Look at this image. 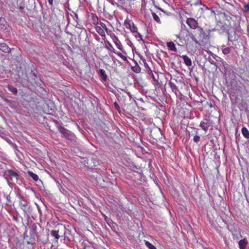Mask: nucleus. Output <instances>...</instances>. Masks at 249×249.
Segmentation results:
<instances>
[{
	"instance_id": "nucleus-34",
	"label": "nucleus",
	"mask_w": 249,
	"mask_h": 249,
	"mask_svg": "<svg viewBox=\"0 0 249 249\" xmlns=\"http://www.w3.org/2000/svg\"><path fill=\"white\" fill-rule=\"evenodd\" d=\"M196 136L193 138V141L194 142L197 143L200 140V137L199 136L197 135V132L196 131Z\"/></svg>"
},
{
	"instance_id": "nucleus-21",
	"label": "nucleus",
	"mask_w": 249,
	"mask_h": 249,
	"mask_svg": "<svg viewBox=\"0 0 249 249\" xmlns=\"http://www.w3.org/2000/svg\"><path fill=\"white\" fill-rule=\"evenodd\" d=\"M99 74L100 77L103 79V81H106L107 80V75L106 74L105 71L103 69H100L99 70Z\"/></svg>"
},
{
	"instance_id": "nucleus-16",
	"label": "nucleus",
	"mask_w": 249,
	"mask_h": 249,
	"mask_svg": "<svg viewBox=\"0 0 249 249\" xmlns=\"http://www.w3.org/2000/svg\"><path fill=\"white\" fill-rule=\"evenodd\" d=\"M128 28L130 29V31L132 33H137L140 36V37H141V39H142V36L138 32L137 28L133 22L132 23V24L131 25H129V26L128 27Z\"/></svg>"
},
{
	"instance_id": "nucleus-20",
	"label": "nucleus",
	"mask_w": 249,
	"mask_h": 249,
	"mask_svg": "<svg viewBox=\"0 0 249 249\" xmlns=\"http://www.w3.org/2000/svg\"><path fill=\"white\" fill-rule=\"evenodd\" d=\"M168 85L171 88L172 90L176 94L178 91V88L177 86L172 82L169 81L168 83Z\"/></svg>"
},
{
	"instance_id": "nucleus-29",
	"label": "nucleus",
	"mask_w": 249,
	"mask_h": 249,
	"mask_svg": "<svg viewBox=\"0 0 249 249\" xmlns=\"http://www.w3.org/2000/svg\"><path fill=\"white\" fill-rule=\"evenodd\" d=\"M113 52L117 54L119 57H120L124 61H127V59L125 56L122 53L120 52H116L115 50L113 49Z\"/></svg>"
},
{
	"instance_id": "nucleus-24",
	"label": "nucleus",
	"mask_w": 249,
	"mask_h": 249,
	"mask_svg": "<svg viewBox=\"0 0 249 249\" xmlns=\"http://www.w3.org/2000/svg\"><path fill=\"white\" fill-rule=\"evenodd\" d=\"M200 126L203 130L206 131L208 129V127L210 126V124L208 122H202L200 124Z\"/></svg>"
},
{
	"instance_id": "nucleus-46",
	"label": "nucleus",
	"mask_w": 249,
	"mask_h": 249,
	"mask_svg": "<svg viewBox=\"0 0 249 249\" xmlns=\"http://www.w3.org/2000/svg\"><path fill=\"white\" fill-rule=\"evenodd\" d=\"M210 63H211V64H213V65H214L216 66L215 63L214 61H212L210 62Z\"/></svg>"
},
{
	"instance_id": "nucleus-33",
	"label": "nucleus",
	"mask_w": 249,
	"mask_h": 249,
	"mask_svg": "<svg viewBox=\"0 0 249 249\" xmlns=\"http://www.w3.org/2000/svg\"><path fill=\"white\" fill-rule=\"evenodd\" d=\"M104 218H105V221H106V222L107 223V224L110 226V225L111 224H113V221L109 218L107 217V216H106L105 215H104Z\"/></svg>"
},
{
	"instance_id": "nucleus-1",
	"label": "nucleus",
	"mask_w": 249,
	"mask_h": 249,
	"mask_svg": "<svg viewBox=\"0 0 249 249\" xmlns=\"http://www.w3.org/2000/svg\"><path fill=\"white\" fill-rule=\"evenodd\" d=\"M69 232V231H67V229L64 225L60 224H57L55 226V229L51 231L50 234L54 238L56 241H57L61 237H64L69 240H71L72 238L67 235L68 232Z\"/></svg>"
},
{
	"instance_id": "nucleus-18",
	"label": "nucleus",
	"mask_w": 249,
	"mask_h": 249,
	"mask_svg": "<svg viewBox=\"0 0 249 249\" xmlns=\"http://www.w3.org/2000/svg\"><path fill=\"white\" fill-rule=\"evenodd\" d=\"M113 39V41H114V43L115 44L116 46H117V47L119 50L122 51L123 47H122L121 43L120 41V40H119L117 36H114V37Z\"/></svg>"
},
{
	"instance_id": "nucleus-47",
	"label": "nucleus",
	"mask_w": 249,
	"mask_h": 249,
	"mask_svg": "<svg viewBox=\"0 0 249 249\" xmlns=\"http://www.w3.org/2000/svg\"><path fill=\"white\" fill-rule=\"evenodd\" d=\"M112 4L113 5L116 4L118 7L119 6L118 4V3H117L116 2H112Z\"/></svg>"
},
{
	"instance_id": "nucleus-27",
	"label": "nucleus",
	"mask_w": 249,
	"mask_h": 249,
	"mask_svg": "<svg viewBox=\"0 0 249 249\" xmlns=\"http://www.w3.org/2000/svg\"><path fill=\"white\" fill-rule=\"evenodd\" d=\"M7 88L8 90L13 93L14 95H17L18 93V89L16 88L11 86V85H8L7 86Z\"/></svg>"
},
{
	"instance_id": "nucleus-35",
	"label": "nucleus",
	"mask_w": 249,
	"mask_h": 249,
	"mask_svg": "<svg viewBox=\"0 0 249 249\" xmlns=\"http://www.w3.org/2000/svg\"><path fill=\"white\" fill-rule=\"evenodd\" d=\"M133 71L136 73H139L141 71V68L139 65H136L133 68Z\"/></svg>"
},
{
	"instance_id": "nucleus-6",
	"label": "nucleus",
	"mask_w": 249,
	"mask_h": 249,
	"mask_svg": "<svg viewBox=\"0 0 249 249\" xmlns=\"http://www.w3.org/2000/svg\"><path fill=\"white\" fill-rule=\"evenodd\" d=\"M21 209L27 216H29L32 212V209L29 202L24 199H22L19 202Z\"/></svg>"
},
{
	"instance_id": "nucleus-26",
	"label": "nucleus",
	"mask_w": 249,
	"mask_h": 249,
	"mask_svg": "<svg viewBox=\"0 0 249 249\" xmlns=\"http://www.w3.org/2000/svg\"><path fill=\"white\" fill-rule=\"evenodd\" d=\"M4 140L9 143L10 144V145H11V146L15 149V151H17V152H19V150L18 149V148H17V146L16 145V144L15 143H14L12 142L11 141V140L10 139H9V138H4Z\"/></svg>"
},
{
	"instance_id": "nucleus-50",
	"label": "nucleus",
	"mask_w": 249,
	"mask_h": 249,
	"mask_svg": "<svg viewBox=\"0 0 249 249\" xmlns=\"http://www.w3.org/2000/svg\"><path fill=\"white\" fill-rule=\"evenodd\" d=\"M5 101L8 102V101H9V100H8L7 99H5Z\"/></svg>"
},
{
	"instance_id": "nucleus-11",
	"label": "nucleus",
	"mask_w": 249,
	"mask_h": 249,
	"mask_svg": "<svg viewBox=\"0 0 249 249\" xmlns=\"http://www.w3.org/2000/svg\"><path fill=\"white\" fill-rule=\"evenodd\" d=\"M31 79L33 80V82L36 84L37 86H40L42 84V81L39 77H38L35 72H32L31 73Z\"/></svg>"
},
{
	"instance_id": "nucleus-25",
	"label": "nucleus",
	"mask_w": 249,
	"mask_h": 249,
	"mask_svg": "<svg viewBox=\"0 0 249 249\" xmlns=\"http://www.w3.org/2000/svg\"><path fill=\"white\" fill-rule=\"evenodd\" d=\"M92 23L94 25H97L99 23V19L97 15L95 14H91Z\"/></svg>"
},
{
	"instance_id": "nucleus-30",
	"label": "nucleus",
	"mask_w": 249,
	"mask_h": 249,
	"mask_svg": "<svg viewBox=\"0 0 249 249\" xmlns=\"http://www.w3.org/2000/svg\"><path fill=\"white\" fill-rule=\"evenodd\" d=\"M145 244L146 246V247L148 248L149 249H157L155 246L152 245L148 241H145Z\"/></svg>"
},
{
	"instance_id": "nucleus-2",
	"label": "nucleus",
	"mask_w": 249,
	"mask_h": 249,
	"mask_svg": "<svg viewBox=\"0 0 249 249\" xmlns=\"http://www.w3.org/2000/svg\"><path fill=\"white\" fill-rule=\"evenodd\" d=\"M44 229L39 224H33L30 229V238L29 240L27 241V244H33L35 243V236L39 239Z\"/></svg>"
},
{
	"instance_id": "nucleus-19",
	"label": "nucleus",
	"mask_w": 249,
	"mask_h": 249,
	"mask_svg": "<svg viewBox=\"0 0 249 249\" xmlns=\"http://www.w3.org/2000/svg\"><path fill=\"white\" fill-rule=\"evenodd\" d=\"M141 59L142 60V62H143L144 67L146 69V72H147V73L148 74H152V71L151 70V69L150 68V67H149L147 62H146L145 59L143 58H142V57H141Z\"/></svg>"
},
{
	"instance_id": "nucleus-4",
	"label": "nucleus",
	"mask_w": 249,
	"mask_h": 249,
	"mask_svg": "<svg viewBox=\"0 0 249 249\" xmlns=\"http://www.w3.org/2000/svg\"><path fill=\"white\" fill-rule=\"evenodd\" d=\"M196 32H197V34L198 35V38L199 39V41L197 40L196 37L194 35H192L191 36V39L195 41L196 43L199 44V41L201 42H206L208 41L209 39V36L208 35L203 31V29L199 27L196 29Z\"/></svg>"
},
{
	"instance_id": "nucleus-9",
	"label": "nucleus",
	"mask_w": 249,
	"mask_h": 249,
	"mask_svg": "<svg viewBox=\"0 0 249 249\" xmlns=\"http://www.w3.org/2000/svg\"><path fill=\"white\" fill-rule=\"evenodd\" d=\"M224 69L225 76L226 78H230L231 79L235 77V72L231 66L228 65L224 66Z\"/></svg>"
},
{
	"instance_id": "nucleus-32",
	"label": "nucleus",
	"mask_w": 249,
	"mask_h": 249,
	"mask_svg": "<svg viewBox=\"0 0 249 249\" xmlns=\"http://www.w3.org/2000/svg\"><path fill=\"white\" fill-rule=\"evenodd\" d=\"M231 47H226L222 49L223 53L226 55L229 54L231 52Z\"/></svg>"
},
{
	"instance_id": "nucleus-45",
	"label": "nucleus",
	"mask_w": 249,
	"mask_h": 249,
	"mask_svg": "<svg viewBox=\"0 0 249 249\" xmlns=\"http://www.w3.org/2000/svg\"><path fill=\"white\" fill-rule=\"evenodd\" d=\"M150 75H152V78L154 80V81H156V78L154 76L153 73H152V74H150Z\"/></svg>"
},
{
	"instance_id": "nucleus-17",
	"label": "nucleus",
	"mask_w": 249,
	"mask_h": 249,
	"mask_svg": "<svg viewBox=\"0 0 249 249\" xmlns=\"http://www.w3.org/2000/svg\"><path fill=\"white\" fill-rule=\"evenodd\" d=\"M167 46L168 49L171 51L177 52V49L175 46L174 43L172 41H170L167 43Z\"/></svg>"
},
{
	"instance_id": "nucleus-5",
	"label": "nucleus",
	"mask_w": 249,
	"mask_h": 249,
	"mask_svg": "<svg viewBox=\"0 0 249 249\" xmlns=\"http://www.w3.org/2000/svg\"><path fill=\"white\" fill-rule=\"evenodd\" d=\"M218 15H220L221 17L227 21L228 24L230 26H232L233 25V22L234 19L236 18V16L231 14L228 11H225L224 12H218L217 13Z\"/></svg>"
},
{
	"instance_id": "nucleus-42",
	"label": "nucleus",
	"mask_w": 249,
	"mask_h": 249,
	"mask_svg": "<svg viewBox=\"0 0 249 249\" xmlns=\"http://www.w3.org/2000/svg\"><path fill=\"white\" fill-rule=\"evenodd\" d=\"M48 3L50 5H53V0H48Z\"/></svg>"
},
{
	"instance_id": "nucleus-13",
	"label": "nucleus",
	"mask_w": 249,
	"mask_h": 249,
	"mask_svg": "<svg viewBox=\"0 0 249 249\" xmlns=\"http://www.w3.org/2000/svg\"><path fill=\"white\" fill-rule=\"evenodd\" d=\"M0 51L8 53L10 52L11 49L5 43H0Z\"/></svg>"
},
{
	"instance_id": "nucleus-23",
	"label": "nucleus",
	"mask_w": 249,
	"mask_h": 249,
	"mask_svg": "<svg viewBox=\"0 0 249 249\" xmlns=\"http://www.w3.org/2000/svg\"><path fill=\"white\" fill-rule=\"evenodd\" d=\"M241 132L245 138L247 139H249V131L246 127H243L242 128Z\"/></svg>"
},
{
	"instance_id": "nucleus-37",
	"label": "nucleus",
	"mask_w": 249,
	"mask_h": 249,
	"mask_svg": "<svg viewBox=\"0 0 249 249\" xmlns=\"http://www.w3.org/2000/svg\"><path fill=\"white\" fill-rule=\"evenodd\" d=\"M244 11L245 12H249V3L245 4L244 6Z\"/></svg>"
},
{
	"instance_id": "nucleus-38",
	"label": "nucleus",
	"mask_w": 249,
	"mask_h": 249,
	"mask_svg": "<svg viewBox=\"0 0 249 249\" xmlns=\"http://www.w3.org/2000/svg\"><path fill=\"white\" fill-rule=\"evenodd\" d=\"M124 24V25L126 26V27L127 28L129 26V25L131 24L130 21L128 20H125Z\"/></svg>"
},
{
	"instance_id": "nucleus-31",
	"label": "nucleus",
	"mask_w": 249,
	"mask_h": 249,
	"mask_svg": "<svg viewBox=\"0 0 249 249\" xmlns=\"http://www.w3.org/2000/svg\"><path fill=\"white\" fill-rule=\"evenodd\" d=\"M152 17L154 18V19L158 23H160V18L158 17V15H156V13L152 12Z\"/></svg>"
},
{
	"instance_id": "nucleus-28",
	"label": "nucleus",
	"mask_w": 249,
	"mask_h": 249,
	"mask_svg": "<svg viewBox=\"0 0 249 249\" xmlns=\"http://www.w3.org/2000/svg\"><path fill=\"white\" fill-rule=\"evenodd\" d=\"M242 79L243 81L242 84L243 85L244 88L245 90H247V89L249 87V80L243 78H242Z\"/></svg>"
},
{
	"instance_id": "nucleus-43",
	"label": "nucleus",
	"mask_w": 249,
	"mask_h": 249,
	"mask_svg": "<svg viewBox=\"0 0 249 249\" xmlns=\"http://www.w3.org/2000/svg\"><path fill=\"white\" fill-rule=\"evenodd\" d=\"M119 2L121 4H124V0H119Z\"/></svg>"
},
{
	"instance_id": "nucleus-36",
	"label": "nucleus",
	"mask_w": 249,
	"mask_h": 249,
	"mask_svg": "<svg viewBox=\"0 0 249 249\" xmlns=\"http://www.w3.org/2000/svg\"><path fill=\"white\" fill-rule=\"evenodd\" d=\"M99 24H100L99 26H100L101 28L105 30L107 32V28L106 25H105V24H104V23H103L102 22H100L99 23Z\"/></svg>"
},
{
	"instance_id": "nucleus-14",
	"label": "nucleus",
	"mask_w": 249,
	"mask_h": 249,
	"mask_svg": "<svg viewBox=\"0 0 249 249\" xmlns=\"http://www.w3.org/2000/svg\"><path fill=\"white\" fill-rule=\"evenodd\" d=\"M248 244V241L246 238L240 240L238 242L240 249H245Z\"/></svg>"
},
{
	"instance_id": "nucleus-3",
	"label": "nucleus",
	"mask_w": 249,
	"mask_h": 249,
	"mask_svg": "<svg viewBox=\"0 0 249 249\" xmlns=\"http://www.w3.org/2000/svg\"><path fill=\"white\" fill-rule=\"evenodd\" d=\"M58 130L61 134L62 137L67 139L72 144L76 143L77 142V137L74 133L62 126L58 127Z\"/></svg>"
},
{
	"instance_id": "nucleus-41",
	"label": "nucleus",
	"mask_w": 249,
	"mask_h": 249,
	"mask_svg": "<svg viewBox=\"0 0 249 249\" xmlns=\"http://www.w3.org/2000/svg\"><path fill=\"white\" fill-rule=\"evenodd\" d=\"M74 17H73V19L77 21L78 19V15L76 13H74Z\"/></svg>"
},
{
	"instance_id": "nucleus-7",
	"label": "nucleus",
	"mask_w": 249,
	"mask_h": 249,
	"mask_svg": "<svg viewBox=\"0 0 249 249\" xmlns=\"http://www.w3.org/2000/svg\"><path fill=\"white\" fill-rule=\"evenodd\" d=\"M4 175L9 178L13 183L17 182L19 178L18 172L8 169L4 172Z\"/></svg>"
},
{
	"instance_id": "nucleus-44",
	"label": "nucleus",
	"mask_w": 249,
	"mask_h": 249,
	"mask_svg": "<svg viewBox=\"0 0 249 249\" xmlns=\"http://www.w3.org/2000/svg\"><path fill=\"white\" fill-rule=\"evenodd\" d=\"M201 4V2H198V1H197V2H196L195 3H194V5H198L199 4Z\"/></svg>"
},
{
	"instance_id": "nucleus-22",
	"label": "nucleus",
	"mask_w": 249,
	"mask_h": 249,
	"mask_svg": "<svg viewBox=\"0 0 249 249\" xmlns=\"http://www.w3.org/2000/svg\"><path fill=\"white\" fill-rule=\"evenodd\" d=\"M96 32L102 36H105V33L104 29L101 28L100 26H96L95 27Z\"/></svg>"
},
{
	"instance_id": "nucleus-12",
	"label": "nucleus",
	"mask_w": 249,
	"mask_h": 249,
	"mask_svg": "<svg viewBox=\"0 0 249 249\" xmlns=\"http://www.w3.org/2000/svg\"><path fill=\"white\" fill-rule=\"evenodd\" d=\"M180 57L183 60L184 63L187 66L190 67L192 66V61L187 55H183L182 56H180Z\"/></svg>"
},
{
	"instance_id": "nucleus-10",
	"label": "nucleus",
	"mask_w": 249,
	"mask_h": 249,
	"mask_svg": "<svg viewBox=\"0 0 249 249\" xmlns=\"http://www.w3.org/2000/svg\"><path fill=\"white\" fill-rule=\"evenodd\" d=\"M186 22L190 28L193 29H197V28L199 27L198 26V22L197 20L194 18H187Z\"/></svg>"
},
{
	"instance_id": "nucleus-8",
	"label": "nucleus",
	"mask_w": 249,
	"mask_h": 249,
	"mask_svg": "<svg viewBox=\"0 0 249 249\" xmlns=\"http://www.w3.org/2000/svg\"><path fill=\"white\" fill-rule=\"evenodd\" d=\"M227 33L228 41L232 42V44L234 45V42L237 41L238 39V36L236 32L233 29L228 30Z\"/></svg>"
},
{
	"instance_id": "nucleus-48",
	"label": "nucleus",
	"mask_w": 249,
	"mask_h": 249,
	"mask_svg": "<svg viewBox=\"0 0 249 249\" xmlns=\"http://www.w3.org/2000/svg\"><path fill=\"white\" fill-rule=\"evenodd\" d=\"M211 13H212V14H213V15H215V13L214 11H213V10H211Z\"/></svg>"
},
{
	"instance_id": "nucleus-15",
	"label": "nucleus",
	"mask_w": 249,
	"mask_h": 249,
	"mask_svg": "<svg viewBox=\"0 0 249 249\" xmlns=\"http://www.w3.org/2000/svg\"><path fill=\"white\" fill-rule=\"evenodd\" d=\"M27 174L30 177H31L33 179L34 181H37L38 180H39L38 176L36 174L33 173V172L31 171H28L27 172ZM40 181H41V180H40Z\"/></svg>"
},
{
	"instance_id": "nucleus-49",
	"label": "nucleus",
	"mask_w": 249,
	"mask_h": 249,
	"mask_svg": "<svg viewBox=\"0 0 249 249\" xmlns=\"http://www.w3.org/2000/svg\"><path fill=\"white\" fill-rule=\"evenodd\" d=\"M19 8H20V9H23V7L22 6H20V7H19Z\"/></svg>"
},
{
	"instance_id": "nucleus-40",
	"label": "nucleus",
	"mask_w": 249,
	"mask_h": 249,
	"mask_svg": "<svg viewBox=\"0 0 249 249\" xmlns=\"http://www.w3.org/2000/svg\"><path fill=\"white\" fill-rule=\"evenodd\" d=\"M108 46H106V48L108 50H111V49H112V51H113V49H114L112 46V45L109 42H108Z\"/></svg>"
},
{
	"instance_id": "nucleus-39",
	"label": "nucleus",
	"mask_w": 249,
	"mask_h": 249,
	"mask_svg": "<svg viewBox=\"0 0 249 249\" xmlns=\"http://www.w3.org/2000/svg\"><path fill=\"white\" fill-rule=\"evenodd\" d=\"M114 107H115V108L118 111H120V107L119 106V105L116 103V102H114Z\"/></svg>"
}]
</instances>
